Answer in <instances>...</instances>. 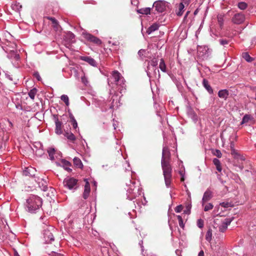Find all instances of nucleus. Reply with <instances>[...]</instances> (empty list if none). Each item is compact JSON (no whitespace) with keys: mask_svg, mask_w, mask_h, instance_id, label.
Masks as SVG:
<instances>
[{"mask_svg":"<svg viewBox=\"0 0 256 256\" xmlns=\"http://www.w3.org/2000/svg\"><path fill=\"white\" fill-rule=\"evenodd\" d=\"M42 204V200L40 197L32 196L27 200L26 206L29 212L34 213L40 208Z\"/></svg>","mask_w":256,"mask_h":256,"instance_id":"1","label":"nucleus"},{"mask_svg":"<svg viewBox=\"0 0 256 256\" xmlns=\"http://www.w3.org/2000/svg\"><path fill=\"white\" fill-rule=\"evenodd\" d=\"M130 183L127 190V196L129 200H132L137 196L141 195L142 192L141 188L139 186H135V182L130 181Z\"/></svg>","mask_w":256,"mask_h":256,"instance_id":"2","label":"nucleus"},{"mask_svg":"<svg viewBox=\"0 0 256 256\" xmlns=\"http://www.w3.org/2000/svg\"><path fill=\"white\" fill-rule=\"evenodd\" d=\"M114 82L117 86H121L122 88L125 89L126 84L124 78L121 74L117 70L113 71L110 78L108 79V84L109 86Z\"/></svg>","mask_w":256,"mask_h":256,"instance_id":"3","label":"nucleus"},{"mask_svg":"<svg viewBox=\"0 0 256 256\" xmlns=\"http://www.w3.org/2000/svg\"><path fill=\"white\" fill-rule=\"evenodd\" d=\"M168 2L164 0H158L153 4L152 11H156L158 12H162L166 10Z\"/></svg>","mask_w":256,"mask_h":256,"instance_id":"4","label":"nucleus"},{"mask_svg":"<svg viewBox=\"0 0 256 256\" xmlns=\"http://www.w3.org/2000/svg\"><path fill=\"white\" fill-rule=\"evenodd\" d=\"M81 34L85 39L90 42H92L98 45H100L102 44L100 40L90 34L88 33L85 30H82Z\"/></svg>","mask_w":256,"mask_h":256,"instance_id":"5","label":"nucleus"},{"mask_svg":"<svg viewBox=\"0 0 256 256\" xmlns=\"http://www.w3.org/2000/svg\"><path fill=\"white\" fill-rule=\"evenodd\" d=\"M78 180L74 178L68 177L64 180V185L70 190L76 189L77 188Z\"/></svg>","mask_w":256,"mask_h":256,"instance_id":"6","label":"nucleus"},{"mask_svg":"<svg viewBox=\"0 0 256 256\" xmlns=\"http://www.w3.org/2000/svg\"><path fill=\"white\" fill-rule=\"evenodd\" d=\"M197 51L198 56L202 59L208 56L209 49L206 46H198Z\"/></svg>","mask_w":256,"mask_h":256,"instance_id":"7","label":"nucleus"},{"mask_svg":"<svg viewBox=\"0 0 256 256\" xmlns=\"http://www.w3.org/2000/svg\"><path fill=\"white\" fill-rule=\"evenodd\" d=\"M64 44L68 46L67 45H70V44L74 42L75 35L70 32H66L64 36Z\"/></svg>","mask_w":256,"mask_h":256,"instance_id":"8","label":"nucleus"},{"mask_svg":"<svg viewBox=\"0 0 256 256\" xmlns=\"http://www.w3.org/2000/svg\"><path fill=\"white\" fill-rule=\"evenodd\" d=\"M50 229L53 230V228H50L48 229L44 230V238L46 243L50 242L54 240V236L50 232Z\"/></svg>","mask_w":256,"mask_h":256,"instance_id":"9","label":"nucleus"},{"mask_svg":"<svg viewBox=\"0 0 256 256\" xmlns=\"http://www.w3.org/2000/svg\"><path fill=\"white\" fill-rule=\"evenodd\" d=\"M164 176H172V169L169 162H162Z\"/></svg>","mask_w":256,"mask_h":256,"instance_id":"10","label":"nucleus"},{"mask_svg":"<svg viewBox=\"0 0 256 256\" xmlns=\"http://www.w3.org/2000/svg\"><path fill=\"white\" fill-rule=\"evenodd\" d=\"M170 157V153L168 148L166 146H164L162 152V162H169Z\"/></svg>","mask_w":256,"mask_h":256,"instance_id":"11","label":"nucleus"},{"mask_svg":"<svg viewBox=\"0 0 256 256\" xmlns=\"http://www.w3.org/2000/svg\"><path fill=\"white\" fill-rule=\"evenodd\" d=\"M48 19L52 22V26L54 30L58 34H60L62 28L61 26L59 24L58 20L54 17H48Z\"/></svg>","mask_w":256,"mask_h":256,"instance_id":"12","label":"nucleus"},{"mask_svg":"<svg viewBox=\"0 0 256 256\" xmlns=\"http://www.w3.org/2000/svg\"><path fill=\"white\" fill-rule=\"evenodd\" d=\"M54 120L56 124L55 132L58 134H61L62 133V123L58 120L56 115L54 116Z\"/></svg>","mask_w":256,"mask_h":256,"instance_id":"13","label":"nucleus"},{"mask_svg":"<svg viewBox=\"0 0 256 256\" xmlns=\"http://www.w3.org/2000/svg\"><path fill=\"white\" fill-rule=\"evenodd\" d=\"M232 220V218H225L221 225L219 226V230L221 232H224L227 229L228 226L230 224Z\"/></svg>","mask_w":256,"mask_h":256,"instance_id":"14","label":"nucleus"},{"mask_svg":"<svg viewBox=\"0 0 256 256\" xmlns=\"http://www.w3.org/2000/svg\"><path fill=\"white\" fill-rule=\"evenodd\" d=\"M84 181L86 182V184L84 186V192L83 193V198L84 199L86 200V199H87L89 196L90 188V185L88 182V180L85 179Z\"/></svg>","mask_w":256,"mask_h":256,"instance_id":"15","label":"nucleus"},{"mask_svg":"<svg viewBox=\"0 0 256 256\" xmlns=\"http://www.w3.org/2000/svg\"><path fill=\"white\" fill-rule=\"evenodd\" d=\"M212 198V192L209 190H206L203 196L202 199V205L204 206V203L209 200Z\"/></svg>","mask_w":256,"mask_h":256,"instance_id":"16","label":"nucleus"},{"mask_svg":"<svg viewBox=\"0 0 256 256\" xmlns=\"http://www.w3.org/2000/svg\"><path fill=\"white\" fill-rule=\"evenodd\" d=\"M80 59L84 62H86L90 65L93 66H96V60L90 56H82Z\"/></svg>","mask_w":256,"mask_h":256,"instance_id":"17","label":"nucleus"},{"mask_svg":"<svg viewBox=\"0 0 256 256\" xmlns=\"http://www.w3.org/2000/svg\"><path fill=\"white\" fill-rule=\"evenodd\" d=\"M185 5L183 4L182 3L180 2L178 4L176 7V14L178 16H181L184 14V7Z\"/></svg>","mask_w":256,"mask_h":256,"instance_id":"18","label":"nucleus"},{"mask_svg":"<svg viewBox=\"0 0 256 256\" xmlns=\"http://www.w3.org/2000/svg\"><path fill=\"white\" fill-rule=\"evenodd\" d=\"M138 13L142 14H155L150 8H144L138 9Z\"/></svg>","mask_w":256,"mask_h":256,"instance_id":"19","label":"nucleus"},{"mask_svg":"<svg viewBox=\"0 0 256 256\" xmlns=\"http://www.w3.org/2000/svg\"><path fill=\"white\" fill-rule=\"evenodd\" d=\"M36 169L32 167L27 168L24 171V174L25 176H35Z\"/></svg>","mask_w":256,"mask_h":256,"instance_id":"20","label":"nucleus"},{"mask_svg":"<svg viewBox=\"0 0 256 256\" xmlns=\"http://www.w3.org/2000/svg\"><path fill=\"white\" fill-rule=\"evenodd\" d=\"M61 164L62 167L68 172H71L72 170L70 168L71 166V164L66 160L62 159L61 160Z\"/></svg>","mask_w":256,"mask_h":256,"instance_id":"21","label":"nucleus"},{"mask_svg":"<svg viewBox=\"0 0 256 256\" xmlns=\"http://www.w3.org/2000/svg\"><path fill=\"white\" fill-rule=\"evenodd\" d=\"M202 84L204 88L208 92L212 94L213 93V90L208 84V82L206 79H204L202 80Z\"/></svg>","mask_w":256,"mask_h":256,"instance_id":"22","label":"nucleus"},{"mask_svg":"<svg viewBox=\"0 0 256 256\" xmlns=\"http://www.w3.org/2000/svg\"><path fill=\"white\" fill-rule=\"evenodd\" d=\"M158 64V62L156 59H152L150 62V65L152 66L153 68L154 69V72L155 74L156 73V72H158V78L160 77V72L159 70L156 68V67Z\"/></svg>","mask_w":256,"mask_h":256,"instance_id":"23","label":"nucleus"},{"mask_svg":"<svg viewBox=\"0 0 256 256\" xmlns=\"http://www.w3.org/2000/svg\"><path fill=\"white\" fill-rule=\"evenodd\" d=\"M228 92L226 90H222L218 92V96L220 98L226 100L228 96Z\"/></svg>","mask_w":256,"mask_h":256,"instance_id":"24","label":"nucleus"},{"mask_svg":"<svg viewBox=\"0 0 256 256\" xmlns=\"http://www.w3.org/2000/svg\"><path fill=\"white\" fill-rule=\"evenodd\" d=\"M158 28H159V24L156 23H154L148 28V29L146 30V32H147V34H150L152 32L158 30Z\"/></svg>","mask_w":256,"mask_h":256,"instance_id":"25","label":"nucleus"},{"mask_svg":"<svg viewBox=\"0 0 256 256\" xmlns=\"http://www.w3.org/2000/svg\"><path fill=\"white\" fill-rule=\"evenodd\" d=\"M38 184L39 186L42 188V190H47L48 188L47 186L46 182V180H41L40 182H38Z\"/></svg>","mask_w":256,"mask_h":256,"instance_id":"26","label":"nucleus"},{"mask_svg":"<svg viewBox=\"0 0 256 256\" xmlns=\"http://www.w3.org/2000/svg\"><path fill=\"white\" fill-rule=\"evenodd\" d=\"M73 161H74V164L76 167H77L78 168H82V166H83L81 160L79 158L75 157L74 158Z\"/></svg>","mask_w":256,"mask_h":256,"instance_id":"27","label":"nucleus"},{"mask_svg":"<svg viewBox=\"0 0 256 256\" xmlns=\"http://www.w3.org/2000/svg\"><path fill=\"white\" fill-rule=\"evenodd\" d=\"M213 163L216 166V170L219 172H220L222 171V166H221V163L219 160L218 158H214L213 160Z\"/></svg>","mask_w":256,"mask_h":256,"instance_id":"28","label":"nucleus"},{"mask_svg":"<svg viewBox=\"0 0 256 256\" xmlns=\"http://www.w3.org/2000/svg\"><path fill=\"white\" fill-rule=\"evenodd\" d=\"M244 20V17H232V22L236 24H240Z\"/></svg>","mask_w":256,"mask_h":256,"instance_id":"29","label":"nucleus"},{"mask_svg":"<svg viewBox=\"0 0 256 256\" xmlns=\"http://www.w3.org/2000/svg\"><path fill=\"white\" fill-rule=\"evenodd\" d=\"M159 68L162 72H166V65L165 64L164 60L162 58L160 60L159 64Z\"/></svg>","mask_w":256,"mask_h":256,"instance_id":"30","label":"nucleus"},{"mask_svg":"<svg viewBox=\"0 0 256 256\" xmlns=\"http://www.w3.org/2000/svg\"><path fill=\"white\" fill-rule=\"evenodd\" d=\"M64 135L68 140L71 141H74L76 140L75 136L72 132H66Z\"/></svg>","mask_w":256,"mask_h":256,"instance_id":"31","label":"nucleus"},{"mask_svg":"<svg viewBox=\"0 0 256 256\" xmlns=\"http://www.w3.org/2000/svg\"><path fill=\"white\" fill-rule=\"evenodd\" d=\"M166 186L167 188L170 187L172 176H164Z\"/></svg>","mask_w":256,"mask_h":256,"instance_id":"32","label":"nucleus"},{"mask_svg":"<svg viewBox=\"0 0 256 256\" xmlns=\"http://www.w3.org/2000/svg\"><path fill=\"white\" fill-rule=\"evenodd\" d=\"M242 57L248 62H251L254 60L253 58L248 52L243 53Z\"/></svg>","mask_w":256,"mask_h":256,"instance_id":"33","label":"nucleus"},{"mask_svg":"<svg viewBox=\"0 0 256 256\" xmlns=\"http://www.w3.org/2000/svg\"><path fill=\"white\" fill-rule=\"evenodd\" d=\"M48 153L49 156L51 160H54V154H55V150L54 148H50L48 150Z\"/></svg>","mask_w":256,"mask_h":256,"instance_id":"34","label":"nucleus"},{"mask_svg":"<svg viewBox=\"0 0 256 256\" xmlns=\"http://www.w3.org/2000/svg\"><path fill=\"white\" fill-rule=\"evenodd\" d=\"M37 91L38 90L36 88H34L28 92V94L32 100H34Z\"/></svg>","mask_w":256,"mask_h":256,"instance_id":"35","label":"nucleus"},{"mask_svg":"<svg viewBox=\"0 0 256 256\" xmlns=\"http://www.w3.org/2000/svg\"><path fill=\"white\" fill-rule=\"evenodd\" d=\"M60 99L62 100L66 106H68L70 104L69 102V98L67 95L63 94L61 96Z\"/></svg>","mask_w":256,"mask_h":256,"instance_id":"36","label":"nucleus"},{"mask_svg":"<svg viewBox=\"0 0 256 256\" xmlns=\"http://www.w3.org/2000/svg\"><path fill=\"white\" fill-rule=\"evenodd\" d=\"M251 116L250 115L246 114L242 118L241 124H246L250 120Z\"/></svg>","mask_w":256,"mask_h":256,"instance_id":"37","label":"nucleus"},{"mask_svg":"<svg viewBox=\"0 0 256 256\" xmlns=\"http://www.w3.org/2000/svg\"><path fill=\"white\" fill-rule=\"evenodd\" d=\"M190 118L194 122H196L198 120L197 115L192 111H190L189 114Z\"/></svg>","mask_w":256,"mask_h":256,"instance_id":"38","label":"nucleus"},{"mask_svg":"<svg viewBox=\"0 0 256 256\" xmlns=\"http://www.w3.org/2000/svg\"><path fill=\"white\" fill-rule=\"evenodd\" d=\"M204 210L205 212H208L212 209L214 206L211 203H208L206 204L205 206L204 205Z\"/></svg>","mask_w":256,"mask_h":256,"instance_id":"39","label":"nucleus"},{"mask_svg":"<svg viewBox=\"0 0 256 256\" xmlns=\"http://www.w3.org/2000/svg\"><path fill=\"white\" fill-rule=\"evenodd\" d=\"M177 218H178V224H179L180 226L183 228L184 226V224L182 216H177Z\"/></svg>","mask_w":256,"mask_h":256,"instance_id":"40","label":"nucleus"},{"mask_svg":"<svg viewBox=\"0 0 256 256\" xmlns=\"http://www.w3.org/2000/svg\"><path fill=\"white\" fill-rule=\"evenodd\" d=\"M238 7L240 10H245L247 7V4L244 2H240L238 4Z\"/></svg>","mask_w":256,"mask_h":256,"instance_id":"41","label":"nucleus"},{"mask_svg":"<svg viewBox=\"0 0 256 256\" xmlns=\"http://www.w3.org/2000/svg\"><path fill=\"white\" fill-rule=\"evenodd\" d=\"M212 234L211 230H208L206 232V239L208 241L210 242L212 240Z\"/></svg>","mask_w":256,"mask_h":256,"instance_id":"42","label":"nucleus"},{"mask_svg":"<svg viewBox=\"0 0 256 256\" xmlns=\"http://www.w3.org/2000/svg\"><path fill=\"white\" fill-rule=\"evenodd\" d=\"M214 154L218 158H220L222 156L221 152L218 150H216L214 152Z\"/></svg>","mask_w":256,"mask_h":256,"instance_id":"43","label":"nucleus"},{"mask_svg":"<svg viewBox=\"0 0 256 256\" xmlns=\"http://www.w3.org/2000/svg\"><path fill=\"white\" fill-rule=\"evenodd\" d=\"M183 206L182 205H178L175 208V212H180L182 210Z\"/></svg>","mask_w":256,"mask_h":256,"instance_id":"44","label":"nucleus"},{"mask_svg":"<svg viewBox=\"0 0 256 256\" xmlns=\"http://www.w3.org/2000/svg\"><path fill=\"white\" fill-rule=\"evenodd\" d=\"M197 225L198 228H202L204 226V222L202 220H198L197 222Z\"/></svg>","mask_w":256,"mask_h":256,"instance_id":"45","label":"nucleus"},{"mask_svg":"<svg viewBox=\"0 0 256 256\" xmlns=\"http://www.w3.org/2000/svg\"><path fill=\"white\" fill-rule=\"evenodd\" d=\"M34 76L38 80L40 81L42 80L40 75L38 72H34Z\"/></svg>","mask_w":256,"mask_h":256,"instance_id":"46","label":"nucleus"},{"mask_svg":"<svg viewBox=\"0 0 256 256\" xmlns=\"http://www.w3.org/2000/svg\"><path fill=\"white\" fill-rule=\"evenodd\" d=\"M191 0H181V3L186 6H188Z\"/></svg>","mask_w":256,"mask_h":256,"instance_id":"47","label":"nucleus"},{"mask_svg":"<svg viewBox=\"0 0 256 256\" xmlns=\"http://www.w3.org/2000/svg\"><path fill=\"white\" fill-rule=\"evenodd\" d=\"M146 52V51L144 50L141 49L138 51V54L141 57L145 54Z\"/></svg>","mask_w":256,"mask_h":256,"instance_id":"48","label":"nucleus"},{"mask_svg":"<svg viewBox=\"0 0 256 256\" xmlns=\"http://www.w3.org/2000/svg\"><path fill=\"white\" fill-rule=\"evenodd\" d=\"M179 174L181 176V181L184 182V172L182 170L179 171Z\"/></svg>","mask_w":256,"mask_h":256,"instance_id":"49","label":"nucleus"},{"mask_svg":"<svg viewBox=\"0 0 256 256\" xmlns=\"http://www.w3.org/2000/svg\"><path fill=\"white\" fill-rule=\"evenodd\" d=\"M220 44L223 46L228 44V41L226 40H220Z\"/></svg>","mask_w":256,"mask_h":256,"instance_id":"50","label":"nucleus"},{"mask_svg":"<svg viewBox=\"0 0 256 256\" xmlns=\"http://www.w3.org/2000/svg\"><path fill=\"white\" fill-rule=\"evenodd\" d=\"M190 208H191V206L190 205H188L186 206V210H185L184 211V213L187 214H189L190 213Z\"/></svg>","mask_w":256,"mask_h":256,"instance_id":"51","label":"nucleus"},{"mask_svg":"<svg viewBox=\"0 0 256 256\" xmlns=\"http://www.w3.org/2000/svg\"><path fill=\"white\" fill-rule=\"evenodd\" d=\"M72 124L74 128L76 129L78 128V123L76 120L72 121Z\"/></svg>","mask_w":256,"mask_h":256,"instance_id":"52","label":"nucleus"},{"mask_svg":"<svg viewBox=\"0 0 256 256\" xmlns=\"http://www.w3.org/2000/svg\"><path fill=\"white\" fill-rule=\"evenodd\" d=\"M218 22L220 26H222V22H223V17H218Z\"/></svg>","mask_w":256,"mask_h":256,"instance_id":"53","label":"nucleus"},{"mask_svg":"<svg viewBox=\"0 0 256 256\" xmlns=\"http://www.w3.org/2000/svg\"><path fill=\"white\" fill-rule=\"evenodd\" d=\"M52 256H63L62 254L54 252H52Z\"/></svg>","mask_w":256,"mask_h":256,"instance_id":"54","label":"nucleus"},{"mask_svg":"<svg viewBox=\"0 0 256 256\" xmlns=\"http://www.w3.org/2000/svg\"><path fill=\"white\" fill-rule=\"evenodd\" d=\"M232 154L233 155L237 154L238 153L234 148L231 149Z\"/></svg>","mask_w":256,"mask_h":256,"instance_id":"55","label":"nucleus"},{"mask_svg":"<svg viewBox=\"0 0 256 256\" xmlns=\"http://www.w3.org/2000/svg\"><path fill=\"white\" fill-rule=\"evenodd\" d=\"M82 82L85 84H86V83L88 82L84 77H82Z\"/></svg>","mask_w":256,"mask_h":256,"instance_id":"56","label":"nucleus"},{"mask_svg":"<svg viewBox=\"0 0 256 256\" xmlns=\"http://www.w3.org/2000/svg\"><path fill=\"white\" fill-rule=\"evenodd\" d=\"M70 118L72 120V121H74V120H76L74 116L72 114H70Z\"/></svg>","mask_w":256,"mask_h":256,"instance_id":"57","label":"nucleus"},{"mask_svg":"<svg viewBox=\"0 0 256 256\" xmlns=\"http://www.w3.org/2000/svg\"><path fill=\"white\" fill-rule=\"evenodd\" d=\"M198 256H204V252L203 250H201L199 252Z\"/></svg>","mask_w":256,"mask_h":256,"instance_id":"58","label":"nucleus"},{"mask_svg":"<svg viewBox=\"0 0 256 256\" xmlns=\"http://www.w3.org/2000/svg\"><path fill=\"white\" fill-rule=\"evenodd\" d=\"M16 6V9L18 10V8H22V6L19 5V4L18 5H14L12 6L13 8H14V7Z\"/></svg>","mask_w":256,"mask_h":256,"instance_id":"59","label":"nucleus"},{"mask_svg":"<svg viewBox=\"0 0 256 256\" xmlns=\"http://www.w3.org/2000/svg\"><path fill=\"white\" fill-rule=\"evenodd\" d=\"M230 149L234 148V143L233 142H231L230 144Z\"/></svg>","mask_w":256,"mask_h":256,"instance_id":"60","label":"nucleus"},{"mask_svg":"<svg viewBox=\"0 0 256 256\" xmlns=\"http://www.w3.org/2000/svg\"><path fill=\"white\" fill-rule=\"evenodd\" d=\"M142 243H143V242H142V240H141V241L139 242V244L140 245V246H141L142 250V251L143 250V248H144V246H142Z\"/></svg>","mask_w":256,"mask_h":256,"instance_id":"61","label":"nucleus"},{"mask_svg":"<svg viewBox=\"0 0 256 256\" xmlns=\"http://www.w3.org/2000/svg\"><path fill=\"white\" fill-rule=\"evenodd\" d=\"M220 204L224 207H227V204L224 202H222Z\"/></svg>","mask_w":256,"mask_h":256,"instance_id":"62","label":"nucleus"},{"mask_svg":"<svg viewBox=\"0 0 256 256\" xmlns=\"http://www.w3.org/2000/svg\"><path fill=\"white\" fill-rule=\"evenodd\" d=\"M198 9H196V10L194 11V15H196V14H198Z\"/></svg>","mask_w":256,"mask_h":256,"instance_id":"63","label":"nucleus"},{"mask_svg":"<svg viewBox=\"0 0 256 256\" xmlns=\"http://www.w3.org/2000/svg\"><path fill=\"white\" fill-rule=\"evenodd\" d=\"M16 60H18V59H20V56H19L18 54H16Z\"/></svg>","mask_w":256,"mask_h":256,"instance_id":"64","label":"nucleus"}]
</instances>
